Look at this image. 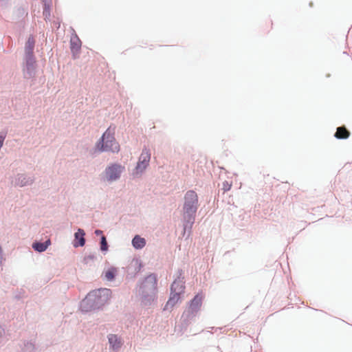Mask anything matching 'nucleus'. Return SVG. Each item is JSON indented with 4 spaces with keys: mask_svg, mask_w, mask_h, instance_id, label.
<instances>
[{
    "mask_svg": "<svg viewBox=\"0 0 352 352\" xmlns=\"http://www.w3.org/2000/svg\"><path fill=\"white\" fill-rule=\"evenodd\" d=\"M117 268L111 267L107 270L104 272V277L107 280H112L117 273Z\"/></svg>",
    "mask_w": 352,
    "mask_h": 352,
    "instance_id": "15",
    "label": "nucleus"
},
{
    "mask_svg": "<svg viewBox=\"0 0 352 352\" xmlns=\"http://www.w3.org/2000/svg\"><path fill=\"white\" fill-rule=\"evenodd\" d=\"M108 249V245L106 240V237L104 236H102L101 242H100V250L102 251H107Z\"/></svg>",
    "mask_w": 352,
    "mask_h": 352,
    "instance_id": "18",
    "label": "nucleus"
},
{
    "mask_svg": "<svg viewBox=\"0 0 352 352\" xmlns=\"http://www.w3.org/2000/svg\"><path fill=\"white\" fill-rule=\"evenodd\" d=\"M198 196L194 190H188L184 195L183 212L184 218H195L198 208Z\"/></svg>",
    "mask_w": 352,
    "mask_h": 352,
    "instance_id": "2",
    "label": "nucleus"
},
{
    "mask_svg": "<svg viewBox=\"0 0 352 352\" xmlns=\"http://www.w3.org/2000/svg\"><path fill=\"white\" fill-rule=\"evenodd\" d=\"M132 245L135 249H142L146 245V240L139 235H135L132 240Z\"/></svg>",
    "mask_w": 352,
    "mask_h": 352,
    "instance_id": "13",
    "label": "nucleus"
},
{
    "mask_svg": "<svg viewBox=\"0 0 352 352\" xmlns=\"http://www.w3.org/2000/svg\"><path fill=\"white\" fill-rule=\"evenodd\" d=\"M51 244L50 239H48L44 243L35 242L32 244V248L38 252H44Z\"/></svg>",
    "mask_w": 352,
    "mask_h": 352,
    "instance_id": "11",
    "label": "nucleus"
},
{
    "mask_svg": "<svg viewBox=\"0 0 352 352\" xmlns=\"http://www.w3.org/2000/svg\"><path fill=\"white\" fill-rule=\"evenodd\" d=\"M85 232L82 229H78V231L75 233V239L74 241V246H83L85 243V240L84 238Z\"/></svg>",
    "mask_w": 352,
    "mask_h": 352,
    "instance_id": "9",
    "label": "nucleus"
},
{
    "mask_svg": "<svg viewBox=\"0 0 352 352\" xmlns=\"http://www.w3.org/2000/svg\"><path fill=\"white\" fill-rule=\"evenodd\" d=\"M123 170L120 165L114 164L109 166L106 170V175L109 180H115L118 179Z\"/></svg>",
    "mask_w": 352,
    "mask_h": 352,
    "instance_id": "7",
    "label": "nucleus"
},
{
    "mask_svg": "<svg viewBox=\"0 0 352 352\" xmlns=\"http://www.w3.org/2000/svg\"><path fill=\"white\" fill-rule=\"evenodd\" d=\"M114 133V128L109 127L96 144V148L99 151L118 152L120 151V145L116 141Z\"/></svg>",
    "mask_w": 352,
    "mask_h": 352,
    "instance_id": "1",
    "label": "nucleus"
},
{
    "mask_svg": "<svg viewBox=\"0 0 352 352\" xmlns=\"http://www.w3.org/2000/svg\"><path fill=\"white\" fill-rule=\"evenodd\" d=\"M230 187H231V185H230V184H226H226H224V186H223V189H224L225 190H230Z\"/></svg>",
    "mask_w": 352,
    "mask_h": 352,
    "instance_id": "21",
    "label": "nucleus"
},
{
    "mask_svg": "<svg viewBox=\"0 0 352 352\" xmlns=\"http://www.w3.org/2000/svg\"><path fill=\"white\" fill-rule=\"evenodd\" d=\"M70 45L71 50L74 56H76V54L79 52L81 47V41L77 36H76L75 38H71Z\"/></svg>",
    "mask_w": 352,
    "mask_h": 352,
    "instance_id": "10",
    "label": "nucleus"
},
{
    "mask_svg": "<svg viewBox=\"0 0 352 352\" xmlns=\"http://www.w3.org/2000/svg\"><path fill=\"white\" fill-rule=\"evenodd\" d=\"M34 45L35 40L34 37L30 36L25 46L26 63L28 66H32L34 63L33 56Z\"/></svg>",
    "mask_w": 352,
    "mask_h": 352,
    "instance_id": "5",
    "label": "nucleus"
},
{
    "mask_svg": "<svg viewBox=\"0 0 352 352\" xmlns=\"http://www.w3.org/2000/svg\"><path fill=\"white\" fill-rule=\"evenodd\" d=\"M109 342L113 349H118L121 346V342L116 335H109Z\"/></svg>",
    "mask_w": 352,
    "mask_h": 352,
    "instance_id": "14",
    "label": "nucleus"
},
{
    "mask_svg": "<svg viewBox=\"0 0 352 352\" xmlns=\"http://www.w3.org/2000/svg\"><path fill=\"white\" fill-rule=\"evenodd\" d=\"M5 138H6V134H4L3 133H0V144L1 146H3V141H4Z\"/></svg>",
    "mask_w": 352,
    "mask_h": 352,
    "instance_id": "19",
    "label": "nucleus"
},
{
    "mask_svg": "<svg viewBox=\"0 0 352 352\" xmlns=\"http://www.w3.org/2000/svg\"><path fill=\"white\" fill-rule=\"evenodd\" d=\"M335 137L337 139H346L350 135V132L344 126H339L337 128L335 133Z\"/></svg>",
    "mask_w": 352,
    "mask_h": 352,
    "instance_id": "12",
    "label": "nucleus"
},
{
    "mask_svg": "<svg viewBox=\"0 0 352 352\" xmlns=\"http://www.w3.org/2000/svg\"><path fill=\"white\" fill-rule=\"evenodd\" d=\"M185 289L184 283L180 280H175L171 285V296L168 300L166 307H173L179 300L180 294Z\"/></svg>",
    "mask_w": 352,
    "mask_h": 352,
    "instance_id": "3",
    "label": "nucleus"
},
{
    "mask_svg": "<svg viewBox=\"0 0 352 352\" xmlns=\"http://www.w3.org/2000/svg\"><path fill=\"white\" fill-rule=\"evenodd\" d=\"M151 159V153L146 148L143 149L138 162L136 170L138 172H142L148 165Z\"/></svg>",
    "mask_w": 352,
    "mask_h": 352,
    "instance_id": "6",
    "label": "nucleus"
},
{
    "mask_svg": "<svg viewBox=\"0 0 352 352\" xmlns=\"http://www.w3.org/2000/svg\"><path fill=\"white\" fill-rule=\"evenodd\" d=\"M3 261V257L2 248L0 246V265L2 264Z\"/></svg>",
    "mask_w": 352,
    "mask_h": 352,
    "instance_id": "20",
    "label": "nucleus"
},
{
    "mask_svg": "<svg viewBox=\"0 0 352 352\" xmlns=\"http://www.w3.org/2000/svg\"><path fill=\"white\" fill-rule=\"evenodd\" d=\"M204 298V295L201 293L197 294L194 298L190 301L189 305V311L192 313L197 312L202 304V300Z\"/></svg>",
    "mask_w": 352,
    "mask_h": 352,
    "instance_id": "8",
    "label": "nucleus"
},
{
    "mask_svg": "<svg viewBox=\"0 0 352 352\" xmlns=\"http://www.w3.org/2000/svg\"><path fill=\"white\" fill-rule=\"evenodd\" d=\"M109 292V289H102L89 293L83 300V303L89 304L91 302L95 301L96 298H102V296L104 297V298L98 302V303L106 302L108 300Z\"/></svg>",
    "mask_w": 352,
    "mask_h": 352,
    "instance_id": "4",
    "label": "nucleus"
},
{
    "mask_svg": "<svg viewBox=\"0 0 352 352\" xmlns=\"http://www.w3.org/2000/svg\"><path fill=\"white\" fill-rule=\"evenodd\" d=\"M151 283L152 284V287L153 289H156L157 285V279L156 276L153 274H151L148 276L145 280V283Z\"/></svg>",
    "mask_w": 352,
    "mask_h": 352,
    "instance_id": "16",
    "label": "nucleus"
},
{
    "mask_svg": "<svg viewBox=\"0 0 352 352\" xmlns=\"http://www.w3.org/2000/svg\"><path fill=\"white\" fill-rule=\"evenodd\" d=\"M28 183V181L26 180L25 177L23 175H19L18 178L16 179V184L20 186H25Z\"/></svg>",
    "mask_w": 352,
    "mask_h": 352,
    "instance_id": "17",
    "label": "nucleus"
},
{
    "mask_svg": "<svg viewBox=\"0 0 352 352\" xmlns=\"http://www.w3.org/2000/svg\"><path fill=\"white\" fill-rule=\"evenodd\" d=\"M95 234H96V235H100V234H102V231L99 230H96L95 231Z\"/></svg>",
    "mask_w": 352,
    "mask_h": 352,
    "instance_id": "22",
    "label": "nucleus"
}]
</instances>
